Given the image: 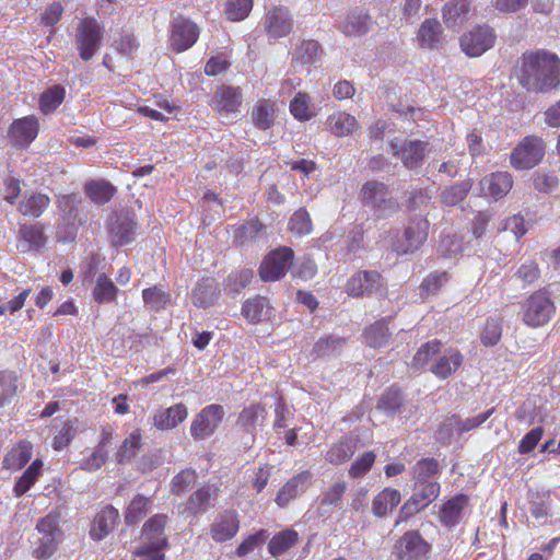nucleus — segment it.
<instances>
[{"label": "nucleus", "instance_id": "1", "mask_svg": "<svg viewBox=\"0 0 560 560\" xmlns=\"http://www.w3.org/2000/svg\"><path fill=\"white\" fill-rule=\"evenodd\" d=\"M515 75L528 92L549 93L560 88V58L546 49L527 50L517 61Z\"/></svg>", "mask_w": 560, "mask_h": 560}, {"label": "nucleus", "instance_id": "2", "mask_svg": "<svg viewBox=\"0 0 560 560\" xmlns=\"http://www.w3.org/2000/svg\"><path fill=\"white\" fill-rule=\"evenodd\" d=\"M74 42L80 58L89 61L102 46L103 26L93 16L81 19L75 28Z\"/></svg>", "mask_w": 560, "mask_h": 560}, {"label": "nucleus", "instance_id": "3", "mask_svg": "<svg viewBox=\"0 0 560 560\" xmlns=\"http://www.w3.org/2000/svg\"><path fill=\"white\" fill-rule=\"evenodd\" d=\"M361 200L364 206H370L374 210L377 219H384L397 212L398 202L389 197L388 187L381 182L370 180L363 184L361 188Z\"/></svg>", "mask_w": 560, "mask_h": 560}, {"label": "nucleus", "instance_id": "4", "mask_svg": "<svg viewBox=\"0 0 560 560\" xmlns=\"http://www.w3.org/2000/svg\"><path fill=\"white\" fill-rule=\"evenodd\" d=\"M546 143L537 136H526L512 151L510 160L517 170H529L544 158Z\"/></svg>", "mask_w": 560, "mask_h": 560}, {"label": "nucleus", "instance_id": "5", "mask_svg": "<svg viewBox=\"0 0 560 560\" xmlns=\"http://www.w3.org/2000/svg\"><path fill=\"white\" fill-rule=\"evenodd\" d=\"M555 313V304L544 291H536L523 304L525 325L537 328L546 325Z\"/></svg>", "mask_w": 560, "mask_h": 560}, {"label": "nucleus", "instance_id": "6", "mask_svg": "<svg viewBox=\"0 0 560 560\" xmlns=\"http://www.w3.org/2000/svg\"><path fill=\"white\" fill-rule=\"evenodd\" d=\"M294 252L287 246L271 250L261 261L259 276L264 281H277L281 279L291 267Z\"/></svg>", "mask_w": 560, "mask_h": 560}, {"label": "nucleus", "instance_id": "7", "mask_svg": "<svg viewBox=\"0 0 560 560\" xmlns=\"http://www.w3.org/2000/svg\"><path fill=\"white\" fill-rule=\"evenodd\" d=\"M39 132V121L34 115L14 119L8 128V139L16 149H27Z\"/></svg>", "mask_w": 560, "mask_h": 560}, {"label": "nucleus", "instance_id": "8", "mask_svg": "<svg viewBox=\"0 0 560 560\" xmlns=\"http://www.w3.org/2000/svg\"><path fill=\"white\" fill-rule=\"evenodd\" d=\"M199 27L191 20L178 15L172 22L170 43L175 52H183L195 45L199 38Z\"/></svg>", "mask_w": 560, "mask_h": 560}, {"label": "nucleus", "instance_id": "9", "mask_svg": "<svg viewBox=\"0 0 560 560\" xmlns=\"http://www.w3.org/2000/svg\"><path fill=\"white\" fill-rule=\"evenodd\" d=\"M430 223L427 219L416 220L405 229L401 240L393 244L398 255H407L417 252L427 241Z\"/></svg>", "mask_w": 560, "mask_h": 560}, {"label": "nucleus", "instance_id": "10", "mask_svg": "<svg viewBox=\"0 0 560 560\" xmlns=\"http://www.w3.org/2000/svg\"><path fill=\"white\" fill-rule=\"evenodd\" d=\"M495 34L489 26H476L460 37L462 50L469 57H479L493 47Z\"/></svg>", "mask_w": 560, "mask_h": 560}, {"label": "nucleus", "instance_id": "11", "mask_svg": "<svg viewBox=\"0 0 560 560\" xmlns=\"http://www.w3.org/2000/svg\"><path fill=\"white\" fill-rule=\"evenodd\" d=\"M243 104L241 88L221 84L217 88L209 106L219 115H230L240 112Z\"/></svg>", "mask_w": 560, "mask_h": 560}, {"label": "nucleus", "instance_id": "12", "mask_svg": "<svg viewBox=\"0 0 560 560\" xmlns=\"http://www.w3.org/2000/svg\"><path fill=\"white\" fill-rule=\"evenodd\" d=\"M430 550L429 544L418 532L405 533L395 545L397 560H424Z\"/></svg>", "mask_w": 560, "mask_h": 560}, {"label": "nucleus", "instance_id": "13", "mask_svg": "<svg viewBox=\"0 0 560 560\" xmlns=\"http://www.w3.org/2000/svg\"><path fill=\"white\" fill-rule=\"evenodd\" d=\"M264 25L269 37L280 38L291 33L293 20L287 8L273 7L267 12Z\"/></svg>", "mask_w": 560, "mask_h": 560}, {"label": "nucleus", "instance_id": "14", "mask_svg": "<svg viewBox=\"0 0 560 560\" xmlns=\"http://www.w3.org/2000/svg\"><path fill=\"white\" fill-rule=\"evenodd\" d=\"M382 285V276L377 271L360 270L349 278L346 284V292L353 298L370 294L374 289Z\"/></svg>", "mask_w": 560, "mask_h": 560}, {"label": "nucleus", "instance_id": "15", "mask_svg": "<svg viewBox=\"0 0 560 560\" xmlns=\"http://www.w3.org/2000/svg\"><path fill=\"white\" fill-rule=\"evenodd\" d=\"M394 154L398 155L402 162V165L409 170L418 167L427 152L428 142L421 140H408L405 141L400 147L392 142Z\"/></svg>", "mask_w": 560, "mask_h": 560}, {"label": "nucleus", "instance_id": "16", "mask_svg": "<svg viewBox=\"0 0 560 560\" xmlns=\"http://www.w3.org/2000/svg\"><path fill=\"white\" fill-rule=\"evenodd\" d=\"M312 474L304 470L288 480L278 491L276 503L280 508L287 506L290 501L302 494L310 486Z\"/></svg>", "mask_w": 560, "mask_h": 560}, {"label": "nucleus", "instance_id": "17", "mask_svg": "<svg viewBox=\"0 0 560 560\" xmlns=\"http://www.w3.org/2000/svg\"><path fill=\"white\" fill-rule=\"evenodd\" d=\"M463 361L464 357L459 350L448 348L432 362L430 372L440 380H446L462 366Z\"/></svg>", "mask_w": 560, "mask_h": 560}, {"label": "nucleus", "instance_id": "18", "mask_svg": "<svg viewBox=\"0 0 560 560\" xmlns=\"http://www.w3.org/2000/svg\"><path fill=\"white\" fill-rule=\"evenodd\" d=\"M240 527L237 515L233 511H225L218 515L210 527L211 537L218 541L223 542L232 539Z\"/></svg>", "mask_w": 560, "mask_h": 560}, {"label": "nucleus", "instance_id": "19", "mask_svg": "<svg viewBox=\"0 0 560 560\" xmlns=\"http://www.w3.org/2000/svg\"><path fill=\"white\" fill-rule=\"evenodd\" d=\"M18 240L22 243V250H39L47 242L44 226L40 223L21 224L18 232Z\"/></svg>", "mask_w": 560, "mask_h": 560}, {"label": "nucleus", "instance_id": "20", "mask_svg": "<svg viewBox=\"0 0 560 560\" xmlns=\"http://www.w3.org/2000/svg\"><path fill=\"white\" fill-rule=\"evenodd\" d=\"M220 294L217 280L212 277L202 278L192 290L191 300L195 306L207 308L215 303Z\"/></svg>", "mask_w": 560, "mask_h": 560}, {"label": "nucleus", "instance_id": "21", "mask_svg": "<svg viewBox=\"0 0 560 560\" xmlns=\"http://www.w3.org/2000/svg\"><path fill=\"white\" fill-rule=\"evenodd\" d=\"M166 523L167 516L165 514H156L150 517L142 528L144 542H148L151 547L162 549L166 545V536L164 534Z\"/></svg>", "mask_w": 560, "mask_h": 560}, {"label": "nucleus", "instance_id": "22", "mask_svg": "<svg viewBox=\"0 0 560 560\" xmlns=\"http://www.w3.org/2000/svg\"><path fill=\"white\" fill-rule=\"evenodd\" d=\"M372 23V18L368 12L355 9L345 18L340 28L346 36L357 37L366 34Z\"/></svg>", "mask_w": 560, "mask_h": 560}, {"label": "nucleus", "instance_id": "23", "mask_svg": "<svg viewBox=\"0 0 560 560\" xmlns=\"http://www.w3.org/2000/svg\"><path fill=\"white\" fill-rule=\"evenodd\" d=\"M358 442L359 440L355 435L345 436L328 450L325 455L326 462L338 466L349 460L358 450Z\"/></svg>", "mask_w": 560, "mask_h": 560}, {"label": "nucleus", "instance_id": "24", "mask_svg": "<svg viewBox=\"0 0 560 560\" xmlns=\"http://www.w3.org/2000/svg\"><path fill=\"white\" fill-rule=\"evenodd\" d=\"M118 515V511L113 506L104 508L94 517L90 529L91 537L96 541L102 540L115 527Z\"/></svg>", "mask_w": 560, "mask_h": 560}, {"label": "nucleus", "instance_id": "25", "mask_svg": "<svg viewBox=\"0 0 560 560\" xmlns=\"http://www.w3.org/2000/svg\"><path fill=\"white\" fill-rule=\"evenodd\" d=\"M83 189L86 197L96 205L109 202L117 192V188L106 179H90Z\"/></svg>", "mask_w": 560, "mask_h": 560}, {"label": "nucleus", "instance_id": "26", "mask_svg": "<svg viewBox=\"0 0 560 560\" xmlns=\"http://www.w3.org/2000/svg\"><path fill=\"white\" fill-rule=\"evenodd\" d=\"M50 205V198L46 194H25L20 202L19 211L24 217L39 218Z\"/></svg>", "mask_w": 560, "mask_h": 560}, {"label": "nucleus", "instance_id": "27", "mask_svg": "<svg viewBox=\"0 0 560 560\" xmlns=\"http://www.w3.org/2000/svg\"><path fill=\"white\" fill-rule=\"evenodd\" d=\"M326 126L334 136L347 137L358 128V121L346 112H336L327 117Z\"/></svg>", "mask_w": 560, "mask_h": 560}, {"label": "nucleus", "instance_id": "28", "mask_svg": "<svg viewBox=\"0 0 560 560\" xmlns=\"http://www.w3.org/2000/svg\"><path fill=\"white\" fill-rule=\"evenodd\" d=\"M482 188L493 198H502L513 186V179L508 172H497L487 176L481 182Z\"/></svg>", "mask_w": 560, "mask_h": 560}, {"label": "nucleus", "instance_id": "29", "mask_svg": "<svg viewBox=\"0 0 560 560\" xmlns=\"http://www.w3.org/2000/svg\"><path fill=\"white\" fill-rule=\"evenodd\" d=\"M468 504V498L464 494L455 495L446 501L440 510V521L448 527L458 524L463 511Z\"/></svg>", "mask_w": 560, "mask_h": 560}, {"label": "nucleus", "instance_id": "30", "mask_svg": "<svg viewBox=\"0 0 560 560\" xmlns=\"http://www.w3.org/2000/svg\"><path fill=\"white\" fill-rule=\"evenodd\" d=\"M275 102L261 98L258 100L252 110V119L259 130H268L275 125Z\"/></svg>", "mask_w": 560, "mask_h": 560}, {"label": "nucleus", "instance_id": "31", "mask_svg": "<svg viewBox=\"0 0 560 560\" xmlns=\"http://www.w3.org/2000/svg\"><path fill=\"white\" fill-rule=\"evenodd\" d=\"M390 317L376 320L374 324L365 328L363 338L365 343L371 348H382L387 345L390 332L388 328Z\"/></svg>", "mask_w": 560, "mask_h": 560}, {"label": "nucleus", "instance_id": "32", "mask_svg": "<svg viewBox=\"0 0 560 560\" xmlns=\"http://www.w3.org/2000/svg\"><path fill=\"white\" fill-rule=\"evenodd\" d=\"M470 11L469 0H450L443 8V21L447 27L460 25Z\"/></svg>", "mask_w": 560, "mask_h": 560}, {"label": "nucleus", "instance_id": "33", "mask_svg": "<svg viewBox=\"0 0 560 560\" xmlns=\"http://www.w3.org/2000/svg\"><path fill=\"white\" fill-rule=\"evenodd\" d=\"M20 392V376L15 371H0V408L9 405Z\"/></svg>", "mask_w": 560, "mask_h": 560}, {"label": "nucleus", "instance_id": "34", "mask_svg": "<svg viewBox=\"0 0 560 560\" xmlns=\"http://www.w3.org/2000/svg\"><path fill=\"white\" fill-rule=\"evenodd\" d=\"M119 292L113 280L106 273H101L96 278L92 296L97 304L113 303Z\"/></svg>", "mask_w": 560, "mask_h": 560}, {"label": "nucleus", "instance_id": "35", "mask_svg": "<svg viewBox=\"0 0 560 560\" xmlns=\"http://www.w3.org/2000/svg\"><path fill=\"white\" fill-rule=\"evenodd\" d=\"M136 226V222L131 219H118L109 231L112 245L119 247L131 243L135 238Z\"/></svg>", "mask_w": 560, "mask_h": 560}, {"label": "nucleus", "instance_id": "36", "mask_svg": "<svg viewBox=\"0 0 560 560\" xmlns=\"http://www.w3.org/2000/svg\"><path fill=\"white\" fill-rule=\"evenodd\" d=\"M442 28L435 19H427L419 28L418 40L422 48L434 49L441 43Z\"/></svg>", "mask_w": 560, "mask_h": 560}, {"label": "nucleus", "instance_id": "37", "mask_svg": "<svg viewBox=\"0 0 560 560\" xmlns=\"http://www.w3.org/2000/svg\"><path fill=\"white\" fill-rule=\"evenodd\" d=\"M33 446L27 441L19 442L3 458V467L7 469H21L32 457Z\"/></svg>", "mask_w": 560, "mask_h": 560}, {"label": "nucleus", "instance_id": "38", "mask_svg": "<svg viewBox=\"0 0 560 560\" xmlns=\"http://www.w3.org/2000/svg\"><path fill=\"white\" fill-rule=\"evenodd\" d=\"M400 502V493L397 490L385 488L372 502V512L378 517H383L392 512Z\"/></svg>", "mask_w": 560, "mask_h": 560}, {"label": "nucleus", "instance_id": "39", "mask_svg": "<svg viewBox=\"0 0 560 560\" xmlns=\"http://www.w3.org/2000/svg\"><path fill=\"white\" fill-rule=\"evenodd\" d=\"M405 397L399 386H389L378 398L376 408L386 415H394L404 406Z\"/></svg>", "mask_w": 560, "mask_h": 560}, {"label": "nucleus", "instance_id": "40", "mask_svg": "<svg viewBox=\"0 0 560 560\" xmlns=\"http://www.w3.org/2000/svg\"><path fill=\"white\" fill-rule=\"evenodd\" d=\"M268 301L264 296L246 300L242 305V315L249 324L260 323L267 315Z\"/></svg>", "mask_w": 560, "mask_h": 560}, {"label": "nucleus", "instance_id": "41", "mask_svg": "<svg viewBox=\"0 0 560 560\" xmlns=\"http://www.w3.org/2000/svg\"><path fill=\"white\" fill-rule=\"evenodd\" d=\"M290 113L299 121H308L315 116L310 94L298 92L290 102Z\"/></svg>", "mask_w": 560, "mask_h": 560}, {"label": "nucleus", "instance_id": "42", "mask_svg": "<svg viewBox=\"0 0 560 560\" xmlns=\"http://www.w3.org/2000/svg\"><path fill=\"white\" fill-rule=\"evenodd\" d=\"M66 89L61 85H54L42 93L39 97V109L44 115H49L63 103Z\"/></svg>", "mask_w": 560, "mask_h": 560}, {"label": "nucleus", "instance_id": "43", "mask_svg": "<svg viewBox=\"0 0 560 560\" xmlns=\"http://www.w3.org/2000/svg\"><path fill=\"white\" fill-rule=\"evenodd\" d=\"M320 54V46L316 40L307 39L303 40L298 48L292 58V63L294 66H304L311 65L317 61Z\"/></svg>", "mask_w": 560, "mask_h": 560}, {"label": "nucleus", "instance_id": "44", "mask_svg": "<svg viewBox=\"0 0 560 560\" xmlns=\"http://www.w3.org/2000/svg\"><path fill=\"white\" fill-rule=\"evenodd\" d=\"M442 342L439 339H432L423 345L415 353L411 364L416 369L425 368L432 359L441 352Z\"/></svg>", "mask_w": 560, "mask_h": 560}, {"label": "nucleus", "instance_id": "45", "mask_svg": "<svg viewBox=\"0 0 560 560\" xmlns=\"http://www.w3.org/2000/svg\"><path fill=\"white\" fill-rule=\"evenodd\" d=\"M298 541V533L287 529L275 535L269 541L268 548L273 557H279L289 550Z\"/></svg>", "mask_w": 560, "mask_h": 560}, {"label": "nucleus", "instance_id": "46", "mask_svg": "<svg viewBox=\"0 0 560 560\" xmlns=\"http://www.w3.org/2000/svg\"><path fill=\"white\" fill-rule=\"evenodd\" d=\"M472 183L470 179L463 180L446 187L441 195V200L445 206L453 207L458 205L465 199L469 190L471 189Z\"/></svg>", "mask_w": 560, "mask_h": 560}, {"label": "nucleus", "instance_id": "47", "mask_svg": "<svg viewBox=\"0 0 560 560\" xmlns=\"http://www.w3.org/2000/svg\"><path fill=\"white\" fill-rule=\"evenodd\" d=\"M289 231L295 236H304L312 232L313 224L310 213L304 209H298L289 220Z\"/></svg>", "mask_w": 560, "mask_h": 560}, {"label": "nucleus", "instance_id": "48", "mask_svg": "<svg viewBox=\"0 0 560 560\" xmlns=\"http://www.w3.org/2000/svg\"><path fill=\"white\" fill-rule=\"evenodd\" d=\"M43 467L40 459H35L31 466L23 472L14 486V493L21 497L27 492L32 485L37 480Z\"/></svg>", "mask_w": 560, "mask_h": 560}, {"label": "nucleus", "instance_id": "49", "mask_svg": "<svg viewBox=\"0 0 560 560\" xmlns=\"http://www.w3.org/2000/svg\"><path fill=\"white\" fill-rule=\"evenodd\" d=\"M214 491L210 487H202L194 492L186 505V510L190 514H197L206 511L210 506Z\"/></svg>", "mask_w": 560, "mask_h": 560}, {"label": "nucleus", "instance_id": "50", "mask_svg": "<svg viewBox=\"0 0 560 560\" xmlns=\"http://www.w3.org/2000/svg\"><path fill=\"white\" fill-rule=\"evenodd\" d=\"M142 299L144 304L154 311L164 308L171 302L170 294L156 285L144 289Z\"/></svg>", "mask_w": 560, "mask_h": 560}, {"label": "nucleus", "instance_id": "51", "mask_svg": "<svg viewBox=\"0 0 560 560\" xmlns=\"http://www.w3.org/2000/svg\"><path fill=\"white\" fill-rule=\"evenodd\" d=\"M253 9V0H226L224 13L230 21H242Z\"/></svg>", "mask_w": 560, "mask_h": 560}, {"label": "nucleus", "instance_id": "52", "mask_svg": "<svg viewBox=\"0 0 560 560\" xmlns=\"http://www.w3.org/2000/svg\"><path fill=\"white\" fill-rule=\"evenodd\" d=\"M502 336V320L500 318H489L486 322L481 332L480 341L485 347L495 346Z\"/></svg>", "mask_w": 560, "mask_h": 560}, {"label": "nucleus", "instance_id": "53", "mask_svg": "<svg viewBox=\"0 0 560 560\" xmlns=\"http://www.w3.org/2000/svg\"><path fill=\"white\" fill-rule=\"evenodd\" d=\"M150 500L141 494L136 495L126 511V522L128 524L138 523L149 511Z\"/></svg>", "mask_w": 560, "mask_h": 560}, {"label": "nucleus", "instance_id": "54", "mask_svg": "<svg viewBox=\"0 0 560 560\" xmlns=\"http://www.w3.org/2000/svg\"><path fill=\"white\" fill-rule=\"evenodd\" d=\"M265 230L259 219H252L238 225L234 231V238L241 243L256 238Z\"/></svg>", "mask_w": 560, "mask_h": 560}, {"label": "nucleus", "instance_id": "55", "mask_svg": "<svg viewBox=\"0 0 560 560\" xmlns=\"http://www.w3.org/2000/svg\"><path fill=\"white\" fill-rule=\"evenodd\" d=\"M346 490L347 483L345 481L338 480L334 482L317 498L319 506H336L341 501Z\"/></svg>", "mask_w": 560, "mask_h": 560}, {"label": "nucleus", "instance_id": "56", "mask_svg": "<svg viewBox=\"0 0 560 560\" xmlns=\"http://www.w3.org/2000/svg\"><path fill=\"white\" fill-rule=\"evenodd\" d=\"M141 445V435L138 431H133L121 444L116 458L119 463H125L131 459L139 451Z\"/></svg>", "mask_w": 560, "mask_h": 560}, {"label": "nucleus", "instance_id": "57", "mask_svg": "<svg viewBox=\"0 0 560 560\" xmlns=\"http://www.w3.org/2000/svg\"><path fill=\"white\" fill-rule=\"evenodd\" d=\"M439 464L433 458H423L413 467V478L417 485L429 482V479L438 472Z\"/></svg>", "mask_w": 560, "mask_h": 560}, {"label": "nucleus", "instance_id": "58", "mask_svg": "<svg viewBox=\"0 0 560 560\" xmlns=\"http://www.w3.org/2000/svg\"><path fill=\"white\" fill-rule=\"evenodd\" d=\"M254 272L250 269L233 271L228 276L226 288L233 294H237L252 282Z\"/></svg>", "mask_w": 560, "mask_h": 560}, {"label": "nucleus", "instance_id": "59", "mask_svg": "<svg viewBox=\"0 0 560 560\" xmlns=\"http://www.w3.org/2000/svg\"><path fill=\"white\" fill-rule=\"evenodd\" d=\"M450 280L446 271H433L429 273L421 282L420 290L425 294H436L441 288Z\"/></svg>", "mask_w": 560, "mask_h": 560}, {"label": "nucleus", "instance_id": "60", "mask_svg": "<svg viewBox=\"0 0 560 560\" xmlns=\"http://www.w3.org/2000/svg\"><path fill=\"white\" fill-rule=\"evenodd\" d=\"M345 343V338L328 335L326 337L320 338L314 345L313 351L317 357H324L329 354L330 352L339 351Z\"/></svg>", "mask_w": 560, "mask_h": 560}, {"label": "nucleus", "instance_id": "61", "mask_svg": "<svg viewBox=\"0 0 560 560\" xmlns=\"http://www.w3.org/2000/svg\"><path fill=\"white\" fill-rule=\"evenodd\" d=\"M107 438H104L90 457L81 462V468L86 471H94L106 462L108 452L105 450Z\"/></svg>", "mask_w": 560, "mask_h": 560}, {"label": "nucleus", "instance_id": "62", "mask_svg": "<svg viewBox=\"0 0 560 560\" xmlns=\"http://www.w3.org/2000/svg\"><path fill=\"white\" fill-rule=\"evenodd\" d=\"M374 452H366L362 456L358 457L350 466L349 475L352 478H359L365 475L375 462Z\"/></svg>", "mask_w": 560, "mask_h": 560}, {"label": "nucleus", "instance_id": "63", "mask_svg": "<svg viewBox=\"0 0 560 560\" xmlns=\"http://www.w3.org/2000/svg\"><path fill=\"white\" fill-rule=\"evenodd\" d=\"M440 483L436 481H430L422 485H419L418 490L413 493L415 497H418V500L424 505L428 506L432 503L440 494Z\"/></svg>", "mask_w": 560, "mask_h": 560}, {"label": "nucleus", "instance_id": "64", "mask_svg": "<svg viewBox=\"0 0 560 560\" xmlns=\"http://www.w3.org/2000/svg\"><path fill=\"white\" fill-rule=\"evenodd\" d=\"M312 422H307L305 428L295 427L287 430L284 435L285 442L289 445L307 444L311 440V435L308 433H312Z\"/></svg>", "mask_w": 560, "mask_h": 560}]
</instances>
